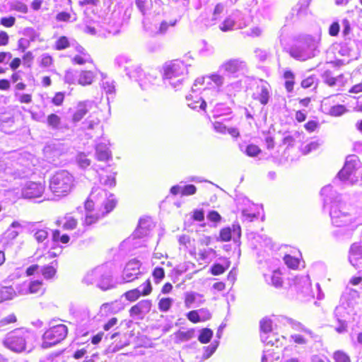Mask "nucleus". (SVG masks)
I'll list each match as a JSON object with an SVG mask.
<instances>
[{"mask_svg":"<svg viewBox=\"0 0 362 362\" xmlns=\"http://www.w3.org/2000/svg\"><path fill=\"white\" fill-rule=\"evenodd\" d=\"M68 327L64 324H58L47 328L42 336L41 346L43 349L50 348L60 342L66 337Z\"/></svg>","mask_w":362,"mask_h":362,"instance_id":"1","label":"nucleus"},{"mask_svg":"<svg viewBox=\"0 0 362 362\" xmlns=\"http://www.w3.org/2000/svg\"><path fill=\"white\" fill-rule=\"evenodd\" d=\"M4 345L15 352H22L26 349L25 333L20 329L9 332L3 341Z\"/></svg>","mask_w":362,"mask_h":362,"instance_id":"2","label":"nucleus"},{"mask_svg":"<svg viewBox=\"0 0 362 362\" xmlns=\"http://www.w3.org/2000/svg\"><path fill=\"white\" fill-rule=\"evenodd\" d=\"M84 209L86 215L82 221V225L85 227L90 226L97 223L100 219L104 218L103 214L97 209L93 201L88 198L84 202Z\"/></svg>","mask_w":362,"mask_h":362,"instance_id":"3","label":"nucleus"},{"mask_svg":"<svg viewBox=\"0 0 362 362\" xmlns=\"http://www.w3.org/2000/svg\"><path fill=\"white\" fill-rule=\"evenodd\" d=\"M186 71V66L182 61L174 60L166 64L163 67V76L165 78L178 77Z\"/></svg>","mask_w":362,"mask_h":362,"instance_id":"4","label":"nucleus"},{"mask_svg":"<svg viewBox=\"0 0 362 362\" xmlns=\"http://www.w3.org/2000/svg\"><path fill=\"white\" fill-rule=\"evenodd\" d=\"M45 189L42 182H27L22 189V196L25 199L38 198L42 195Z\"/></svg>","mask_w":362,"mask_h":362,"instance_id":"5","label":"nucleus"},{"mask_svg":"<svg viewBox=\"0 0 362 362\" xmlns=\"http://www.w3.org/2000/svg\"><path fill=\"white\" fill-rule=\"evenodd\" d=\"M139 264L137 261L129 262L122 274V278L124 282H132L137 279V275L139 274Z\"/></svg>","mask_w":362,"mask_h":362,"instance_id":"6","label":"nucleus"},{"mask_svg":"<svg viewBox=\"0 0 362 362\" xmlns=\"http://www.w3.org/2000/svg\"><path fill=\"white\" fill-rule=\"evenodd\" d=\"M47 291L42 280H31L28 286L26 293L36 298L42 296Z\"/></svg>","mask_w":362,"mask_h":362,"instance_id":"7","label":"nucleus"},{"mask_svg":"<svg viewBox=\"0 0 362 362\" xmlns=\"http://www.w3.org/2000/svg\"><path fill=\"white\" fill-rule=\"evenodd\" d=\"M330 216L332 223L337 227L346 226L351 222L349 215L348 214L341 213L336 206L332 208Z\"/></svg>","mask_w":362,"mask_h":362,"instance_id":"8","label":"nucleus"},{"mask_svg":"<svg viewBox=\"0 0 362 362\" xmlns=\"http://www.w3.org/2000/svg\"><path fill=\"white\" fill-rule=\"evenodd\" d=\"M253 100L260 103L262 105L268 104L270 95L268 85L257 86L255 92L252 95Z\"/></svg>","mask_w":362,"mask_h":362,"instance_id":"9","label":"nucleus"},{"mask_svg":"<svg viewBox=\"0 0 362 362\" xmlns=\"http://www.w3.org/2000/svg\"><path fill=\"white\" fill-rule=\"evenodd\" d=\"M152 306L150 300H141L129 309V315L131 317L139 316L142 314L148 313Z\"/></svg>","mask_w":362,"mask_h":362,"instance_id":"10","label":"nucleus"},{"mask_svg":"<svg viewBox=\"0 0 362 362\" xmlns=\"http://www.w3.org/2000/svg\"><path fill=\"white\" fill-rule=\"evenodd\" d=\"M111 342L110 346L115 351L122 349L129 344V340L126 334L115 332L110 337Z\"/></svg>","mask_w":362,"mask_h":362,"instance_id":"11","label":"nucleus"},{"mask_svg":"<svg viewBox=\"0 0 362 362\" xmlns=\"http://www.w3.org/2000/svg\"><path fill=\"white\" fill-rule=\"evenodd\" d=\"M49 188L56 197H60L67 195L72 185L69 182H50Z\"/></svg>","mask_w":362,"mask_h":362,"instance_id":"12","label":"nucleus"},{"mask_svg":"<svg viewBox=\"0 0 362 362\" xmlns=\"http://www.w3.org/2000/svg\"><path fill=\"white\" fill-rule=\"evenodd\" d=\"M232 230L236 233L238 236H240L241 228L238 224H233L232 228L230 227H225L220 230L218 240L221 242H228L232 238Z\"/></svg>","mask_w":362,"mask_h":362,"instance_id":"13","label":"nucleus"},{"mask_svg":"<svg viewBox=\"0 0 362 362\" xmlns=\"http://www.w3.org/2000/svg\"><path fill=\"white\" fill-rule=\"evenodd\" d=\"M96 78V74L92 70L83 69L78 74V83L82 86L91 85Z\"/></svg>","mask_w":362,"mask_h":362,"instance_id":"14","label":"nucleus"},{"mask_svg":"<svg viewBox=\"0 0 362 362\" xmlns=\"http://www.w3.org/2000/svg\"><path fill=\"white\" fill-rule=\"evenodd\" d=\"M117 203V199L111 195L107 197L97 209L100 214H103V216L105 217L116 208Z\"/></svg>","mask_w":362,"mask_h":362,"instance_id":"15","label":"nucleus"},{"mask_svg":"<svg viewBox=\"0 0 362 362\" xmlns=\"http://www.w3.org/2000/svg\"><path fill=\"white\" fill-rule=\"evenodd\" d=\"M281 349L278 345L274 346V344H272V347L264 351L262 358V362H276L279 359V353Z\"/></svg>","mask_w":362,"mask_h":362,"instance_id":"16","label":"nucleus"},{"mask_svg":"<svg viewBox=\"0 0 362 362\" xmlns=\"http://www.w3.org/2000/svg\"><path fill=\"white\" fill-rule=\"evenodd\" d=\"M187 105L192 110H198L206 112V101L201 97L198 95H189L187 97Z\"/></svg>","mask_w":362,"mask_h":362,"instance_id":"17","label":"nucleus"},{"mask_svg":"<svg viewBox=\"0 0 362 362\" xmlns=\"http://www.w3.org/2000/svg\"><path fill=\"white\" fill-rule=\"evenodd\" d=\"M76 49L79 54L71 58V61L73 64L84 65L87 62H92L91 59L88 60V59H87V57H89V54L81 45H78Z\"/></svg>","mask_w":362,"mask_h":362,"instance_id":"18","label":"nucleus"},{"mask_svg":"<svg viewBox=\"0 0 362 362\" xmlns=\"http://www.w3.org/2000/svg\"><path fill=\"white\" fill-rule=\"evenodd\" d=\"M57 226H62V228L66 230H72L76 228L78 220L74 216L66 215L62 218L57 221Z\"/></svg>","mask_w":362,"mask_h":362,"instance_id":"19","label":"nucleus"},{"mask_svg":"<svg viewBox=\"0 0 362 362\" xmlns=\"http://www.w3.org/2000/svg\"><path fill=\"white\" fill-rule=\"evenodd\" d=\"M356 173L354 165L351 162L345 163L344 167L338 173L339 178L341 181H346L352 179V175Z\"/></svg>","mask_w":362,"mask_h":362,"instance_id":"20","label":"nucleus"},{"mask_svg":"<svg viewBox=\"0 0 362 362\" xmlns=\"http://www.w3.org/2000/svg\"><path fill=\"white\" fill-rule=\"evenodd\" d=\"M201 312L205 313V315L204 317H201L199 315L198 310H193L187 313V318L191 322L196 324L200 322L206 321L211 318V313L208 310H205L204 309L200 310Z\"/></svg>","mask_w":362,"mask_h":362,"instance_id":"21","label":"nucleus"},{"mask_svg":"<svg viewBox=\"0 0 362 362\" xmlns=\"http://www.w3.org/2000/svg\"><path fill=\"white\" fill-rule=\"evenodd\" d=\"M117 301H112L110 303H105L101 305L100 307L98 315L100 317H107L111 314H115L119 311V309H117L115 307V304Z\"/></svg>","mask_w":362,"mask_h":362,"instance_id":"22","label":"nucleus"},{"mask_svg":"<svg viewBox=\"0 0 362 362\" xmlns=\"http://www.w3.org/2000/svg\"><path fill=\"white\" fill-rule=\"evenodd\" d=\"M362 257V247L361 246L354 243L351 245L349 252V262L354 267L356 266V261Z\"/></svg>","mask_w":362,"mask_h":362,"instance_id":"23","label":"nucleus"},{"mask_svg":"<svg viewBox=\"0 0 362 362\" xmlns=\"http://www.w3.org/2000/svg\"><path fill=\"white\" fill-rule=\"evenodd\" d=\"M88 110L87 106L83 103H78L77 107L75 111L73 112L71 116V121L74 123L78 122L81 121L88 113Z\"/></svg>","mask_w":362,"mask_h":362,"instance_id":"24","label":"nucleus"},{"mask_svg":"<svg viewBox=\"0 0 362 362\" xmlns=\"http://www.w3.org/2000/svg\"><path fill=\"white\" fill-rule=\"evenodd\" d=\"M57 262L54 261L49 265L43 266L40 272L44 279L48 280L53 279L57 274Z\"/></svg>","mask_w":362,"mask_h":362,"instance_id":"25","label":"nucleus"},{"mask_svg":"<svg viewBox=\"0 0 362 362\" xmlns=\"http://www.w3.org/2000/svg\"><path fill=\"white\" fill-rule=\"evenodd\" d=\"M47 126L54 130H58L62 127V118L56 113H50L47 117Z\"/></svg>","mask_w":362,"mask_h":362,"instance_id":"26","label":"nucleus"},{"mask_svg":"<svg viewBox=\"0 0 362 362\" xmlns=\"http://www.w3.org/2000/svg\"><path fill=\"white\" fill-rule=\"evenodd\" d=\"M16 292L11 286L0 287V303L13 298Z\"/></svg>","mask_w":362,"mask_h":362,"instance_id":"27","label":"nucleus"},{"mask_svg":"<svg viewBox=\"0 0 362 362\" xmlns=\"http://www.w3.org/2000/svg\"><path fill=\"white\" fill-rule=\"evenodd\" d=\"M194 335V329H189L187 331L178 330L175 333V339L176 342L181 343L189 341Z\"/></svg>","mask_w":362,"mask_h":362,"instance_id":"28","label":"nucleus"},{"mask_svg":"<svg viewBox=\"0 0 362 362\" xmlns=\"http://www.w3.org/2000/svg\"><path fill=\"white\" fill-rule=\"evenodd\" d=\"M95 156L100 161H107L111 158V152L107 147L98 145L96 146Z\"/></svg>","mask_w":362,"mask_h":362,"instance_id":"29","label":"nucleus"},{"mask_svg":"<svg viewBox=\"0 0 362 362\" xmlns=\"http://www.w3.org/2000/svg\"><path fill=\"white\" fill-rule=\"evenodd\" d=\"M71 45L69 38L62 35L60 36L54 42V49L57 51H62L69 48Z\"/></svg>","mask_w":362,"mask_h":362,"instance_id":"30","label":"nucleus"},{"mask_svg":"<svg viewBox=\"0 0 362 362\" xmlns=\"http://www.w3.org/2000/svg\"><path fill=\"white\" fill-rule=\"evenodd\" d=\"M222 68L228 73H235L240 69V64L237 59H230L223 64Z\"/></svg>","mask_w":362,"mask_h":362,"instance_id":"31","label":"nucleus"},{"mask_svg":"<svg viewBox=\"0 0 362 362\" xmlns=\"http://www.w3.org/2000/svg\"><path fill=\"white\" fill-rule=\"evenodd\" d=\"M173 300L170 297L162 298L158 303V308L160 312L166 313L170 310L173 305Z\"/></svg>","mask_w":362,"mask_h":362,"instance_id":"32","label":"nucleus"},{"mask_svg":"<svg viewBox=\"0 0 362 362\" xmlns=\"http://www.w3.org/2000/svg\"><path fill=\"white\" fill-rule=\"evenodd\" d=\"M54 58L52 55L46 53L43 54L39 61V66L42 69H47L54 65Z\"/></svg>","mask_w":362,"mask_h":362,"instance_id":"33","label":"nucleus"},{"mask_svg":"<svg viewBox=\"0 0 362 362\" xmlns=\"http://www.w3.org/2000/svg\"><path fill=\"white\" fill-rule=\"evenodd\" d=\"M260 331L263 333H269L273 330V322L272 320L265 317L262 318L259 322Z\"/></svg>","mask_w":362,"mask_h":362,"instance_id":"34","label":"nucleus"},{"mask_svg":"<svg viewBox=\"0 0 362 362\" xmlns=\"http://www.w3.org/2000/svg\"><path fill=\"white\" fill-rule=\"evenodd\" d=\"M212 337L213 331L209 328H204L201 329L198 339L202 344H207L210 341Z\"/></svg>","mask_w":362,"mask_h":362,"instance_id":"35","label":"nucleus"},{"mask_svg":"<svg viewBox=\"0 0 362 362\" xmlns=\"http://www.w3.org/2000/svg\"><path fill=\"white\" fill-rule=\"evenodd\" d=\"M100 87L107 94H111L115 91V87L113 81L107 78L106 77L103 78L100 83Z\"/></svg>","mask_w":362,"mask_h":362,"instance_id":"36","label":"nucleus"},{"mask_svg":"<svg viewBox=\"0 0 362 362\" xmlns=\"http://www.w3.org/2000/svg\"><path fill=\"white\" fill-rule=\"evenodd\" d=\"M334 362H351V359L347 353L342 350H337L333 353Z\"/></svg>","mask_w":362,"mask_h":362,"instance_id":"37","label":"nucleus"},{"mask_svg":"<svg viewBox=\"0 0 362 362\" xmlns=\"http://www.w3.org/2000/svg\"><path fill=\"white\" fill-rule=\"evenodd\" d=\"M124 296L125 298L130 302L136 301L141 296H143L138 288L129 290L124 293Z\"/></svg>","mask_w":362,"mask_h":362,"instance_id":"38","label":"nucleus"},{"mask_svg":"<svg viewBox=\"0 0 362 362\" xmlns=\"http://www.w3.org/2000/svg\"><path fill=\"white\" fill-rule=\"evenodd\" d=\"M284 260L285 264L290 268L293 269H296L299 266V259L292 257L290 255H286L284 257Z\"/></svg>","mask_w":362,"mask_h":362,"instance_id":"39","label":"nucleus"},{"mask_svg":"<svg viewBox=\"0 0 362 362\" xmlns=\"http://www.w3.org/2000/svg\"><path fill=\"white\" fill-rule=\"evenodd\" d=\"M65 100V93L64 92H56L51 99V103L56 107L62 106Z\"/></svg>","mask_w":362,"mask_h":362,"instance_id":"40","label":"nucleus"},{"mask_svg":"<svg viewBox=\"0 0 362 362\" xmlns=\"http://www.w3.org/2000/svg\"><path fill=\"white\" fill-rule=\"evenodd\" d=\"M260 153L261 149L257 145L250 144L246 146L245 153L249 157H256Z\"/></svg>","mask_w":362,"mask_h":362,"instance_id":"41","label":"nucleus"},{"mask_svg":"<svg viewBox=\"0 0 362 362\" xmlns=\"http://www.w3.org/2000/svg\"><path fill=\"white\" fill-rule=\"evenodd\" d=\"M235 25V21L231 18H226L221 25L219 27L220 30L223 32L230 31L233 29Z\"/></svg>","mask_w":362,"mask_h":362,"instance_id":"42","label":"nucleus"},{"mask_svg":"<svg viewBox=\"0 0 362 362\" xmlns=\"http://www.w3.org/2000/svg\"><path fill=\"white\" fill-rule=\"evenodd\" d=\"M347 111L346 107L343 105H337L332 106L329 110V114L334 117H339Z\"/></svg>","mask_w":362,"mask_h":362,"instance_id":"43","label":"nucleus"},{"mask_svg":"<svg viewBox=\"0 0 362 362\" xmlns=\"http://www.w3.org/2000/svg\"><path fill=\"white\" fill-rule=\"evenodd\" d=\"M324 82L329 86H334L336 85L337 78L332 76V73L329 70H327L323 75Z\"/></svg>","mask_w":362,"mask_h":362,"instance_id":"44","label":"nucleus"},{"mask_svg":"<svg viewBox=\"0 0 362 362\" xmlns=\"http://www.w3.org/2000/svg\"><path fill=\"white\" fill-rule=\"evenodd\" d=\"M272 282L275 287H281L283 285V279L281 273L279 270H276L273 272L272 276Z\"/></svg>","mask_w":362,"mask_h":362,"instance_id":"45","label":"nucleus"},{"mask_svg":"<svg viewBox=\"0 0 362 362\" xmlns=\"http://www.w3.org/2000/svg\"><path fill=\"white\" fill-rule=\"evenodd\" d=\"M303 127L307 132L313 133L319 128L320 124L317 120H308Z\"/></svg>","mask_w":362,"mask_h":362,"instance_id":"46","label":"nucleus"},{"mask_svg":"<svg viewBox=\"0 0 362 362\" xmlns=\"http://www.w3.org/2000/svg\"><path fill=\"white\" fill-rule=\"evenodd\" d=\"M226 270V268L219 263L214 264L210 269L211 274L214 276L221 275L223 274Z\"/></svg>","mask_w":362,"mask_h":362,"instance_id":"47","label":"nucleus"},{"mask_svg":"<svg viewBox=\"0 0 362 362\" xmlns=\"http://www.w3.org/2000/svg\"><path fill=\"white\" fill-rule=\"evenodd\" d=\"M34 56L32 52H25L22 57L23 64L27 67H31L33 63Z\"/></svg>","mask_w":362,"mask_h":362,"instance_id":"48","label":"nucleus"},{"mask_svg":"<svg viewBox=\"0 0 362 362\" xmlns=\"http://www.w3.org/2000/svg\"><path fill=\"white\" fill-rule=\"evenodd\" d=\"M12 9L22 13H26L28 11V6L22 1L15 2L12 6Z\"/></svg>","mask_w":362,"mask_h":362,"instance_id":"49","label":"nucleus"},{"mask_svg":"<svg viewBox=\"0 0 362 362\" xmlns=\"http://www.w3.org/2000/svg\"><path fill=\"white\" fill-rule=\"evenodd\" d=\"M197 294L193 292H188L185 294L184 303L186 308H189L195 302Z\"/></svg>","mask_w":362,"mask_h":362,"instance_id":"50","label":"nucleus"},{"mask_svg":"<svg viewBox=\"0 0 362 362\" xmlns=\"http://www.w3.org/2000/svg\"><path fill=\"white\" fill-rule=\"evenodd\" d=\"M34 237L38 243H42L47 238L48 233L45 229H39L35 233Z\"/></svg>","mask_w":362,"mask_h":362,"instance_id":"51","label":"nucleus"},{"mask_svg":"<svg viewBox=\"0 0 362 362\" xmlns=\"http://www.w3.org/2000/svg\"><path fill=\"white\" fill-rule=\"evenodd\" d=\"M55 18L58 22H69L71 21V15L69 12L61 11L56 15Z\"/></svg>","mask_w":362,"mask_h":362,"instance_id":"52","label":"nucleus"},{"mask_svg":"<svg viewBox=\"0 0 362 362\" xmlns=\"http://www.w3.org/2000/svg\"><path fill=\"white\" fill-rule=\"evenodd\" d=\"M197 188L193 185H187L182 187V197L189 196L196 193Z\"/></svg>","mask_w":362,"mask_h":362,"instance_id":"53","label":"nucleus"},{"mask_svg":"<svg viewBox=\"0 0 362 362\" xmlns=\"http://www.w3.org/2000/svg\"><path fill=\"white\" fill-rule=\"evenodd\" d=\"M16 95H18V101L21 104H30L33 101V95L30 93L16 94Z\"/></svg>","mask_w":362,"mask_h":362,"instance_id":"54","label":"nucleus"},{"mask_svg":"<svg viewBox=\"0 0 362 362\" xmlns=\"http://www.w3.org/2000/svg\"><path fill=\"white\" fill-rule=\"evenodd\" d=\"M207 218L215 223H219L221 221V216L216 211H210L207 214Z\"/></svg>","mask_w":362,"mask_h":362,"instance_id":"55","label":"nucleus"},{"mask_svg":"<svg viewBox=\"0 0 362 362\" xmlns=\"http://www.w3.org/2000/svg\"><path fill=\"white\" fill-rule=\"evenodd\" d=\"M192 219L201 222L204 220V211L203 209H195L192 214Z\"/></svg>","mask_w":362,"mask_h":362,"instance_id":"56","label":"nucleus"},{"mask_svg":"<svg viewBox=\"0 0 362 362\" xmlns=\"http://www.w3.org/2000/svg\"><path fill=\"white\" fill-rule=\"evenodd\" d=\"M143 291L141 292V294L143 296H146L150 295L152 293L153 287L151 285V282L150 279H147L144 284H143Z\"/></svg>","mask_w":362,"mask_h":362,"instance_id":"57","label":"nucleus"},{"mask_svg":"<svg viewBox=\"0 0 362 362\" xmlns=\"http://www.w3.org/2000/svg\"><path fill=\"white\" fill-rule=\"evenodd\" d=\"M16 23V18L13 16L2 18L0 23L5 28H11Z\"/></svg>","mask_w":362,"mask_h":362,"instance_id":"58","label":"nucleus"},{"mask_svg":"<svg viewBox=\"0 0 362 362\" xmlns=\"http://www.w3.org/2000/svg\"><path fill=\"white\" fill-rule=\"evenodd\" d=\"M152 275L156 279H163L165 277L164 269L162 267H156L153 271Z\"/></svg>","mask_w":362,"mask_h":362,"instance_id":"59","label":"nucleus"},{"mask_svg":"<svg viewBox=\"0 0 362 362\" xmlns=\"http://www.w3.org/2000/svg\"><path fill=\"white\" fill-rule=\"evenodd\" d=\"M40 269V266L37 264L30 265L25 270V274L27 276H31L37 273Z\"/></svg>","mask_w":362,"mask_h":362,"instance_id":"60","label":"nucleus"},{"mask_svg":"<svg viewBox=\"0 0 362 362\" xmlns=\"http://www.w3.org/2000/svg\"><path fill=\"white\" fill-rule=\"evenodd\" d=\"M9 42V35L4 30L0 31V47H5Z\"/></svg>","mask_w":362,"mask_h":362,"instance_id":"61","label":"nucleus"},{"mask_svg":"<svg viewBox=\"0 0 362 362\" xmlns=\"http://www.w3.org/2000/svg\"><path fill=\"white\" fill-rule=\"evenodd\" d=\"M339 24L337 22L332 23L329 28V34L331 36H337L339 32Z\"/></svg>","mask_w":362,"mask_h":362,"instance_id":"62","label":"nucleus"},{"mask_svg":"<svg viewBox=\"0 0 362 362\" xmlns=\"http://www.w3.org/2000/svg\"><path fill=\"white\" fill-rule=\"evenodd\" d=\"M209 78L217 86H221L223 83V77L217 74H214L209 76Z\"/></svg>","mask_w":362,"mask_h":362,"instance_id":"63","label":"nucleus"},{"mask_svg":"<svg viewBox=\"0 0 362 362\" xmlns=\"http://www.w3.org/2000/svg\"><path fill=\"white\" fill-rule=\"evenodd\" d=\"M349 93L358 94L362 93V81L352 86L349 90Z\"/></svg>","mask_w":362,"mask_h":362,"instance_id":"64","label":"nucleus"}]
</instances>
